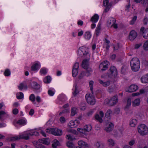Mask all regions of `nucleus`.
Wrapping results in <instances>:
<instances>
[{"label":"nucleus","instance_id":"nucleus-1","mask_svg":"<svg viewBox=\"0 0 148 148\" xmlns=\"http://www.w3.org/2000/svg\"><path fill=\"white\" fill-rule=\"evenodd\" d=\"M130 64L131 69L134 71H138L140 66V62L139 59L137 58H132L131 60Z\"/></svg>","mask_w":148,"mask_h":148},{"label":"nucleus","instance_id":"nucleus-2","mask_svg":"<svg viewBox=\"0 0 148 148\" xmlns=\"http://www.w3.org/2000/svg\"><path fill=\"white\" fill-rule=\"evenodd\" d=\"M78 55L81 57L84 56V57L89 58L90 57L88 49L84 47L79 48L78 51Z\"/></svg>","mask_w":148,"mask_h":148},{"label":"nucleus","instance_id":"nucleus-3","mask_svg":"<svg viewBox=\"0 0 148 148\" xmlns=\"http://www.w3.org/2000/svg\"><path fill=\"white\" fill-rule=\"evenodd\" d=\"M29 131H28L24 132L22 134L20 135L19 136H15L11 137V140L14 141L16 140H19L21 139L28 140L29 139Z\"/></svg>","mask_w":148,"mask_h":148},{"label":"nucleus","instance_id":"nucleus-4","mask_svg":"<svg viewBox=\"0 0 148 148\" xmlns=\"http://www.w3.org/2000/svg\"><path fill=\"white\" fill-rule=\"evenodd\" d=\"M138 131L140 135L143 136L147 134L148 132V129L145 124H141L138 126Z\"/></svg>","mask_w":148,"mask_h":148},{"label":"nucleus","instance_id":"nucleus-5","mask_svg":"<svg viewBox=\"0 0 148 148\" xmlns=\"http://www.w3.org/2000/svg\"><path fill=\"white\" fill-rule=\"evenodd\" d=\"M46 132L57 136H60L62 135V132L61 130L53 128H47Z\"/></svg>","mask_w":148,"mask_h":148},{"label":"nucleus","instance_id":"nucleus-6","mask_svg":"<svg viewBox=\"0 0 148 148\" xmlns=\"http://www.w3.org/2000/svg\"><path fill=\"white\" fill-rule=\"evenodd\" d=\"M85 97L86 100L89 104L91 105H94L95 102V100L94 97L92 95L88 94L86 95Z\"/></svg>","mask_w":148,"mask_h":148},{"label":"nucleus","instance_id":"nucleus-7","mask_svg":"<svg viewBox=\"0 0 148 148\" xmlns=\"http://www.w3.org/2000/svg\"><path fill=\"white\" fill-rule=\"evenodd\" d=\"M109 63V62L107 61H105L101 62L99 66L100 70L103 71L106 70L108 68Z\"/></svg>","mask_w":148,"mask_h":148},{"label":"nucleus","instance_id":"nucleus-8","mask_svg":"<svg viewBox=\"0 0 148 148\" xmlns=\"http://www.w3.org/2000/svg\"><path fill=\"white\" fill-rule=\"evenodd\" d=\"M79 122L77 120H71L68 124V126L71 128L76 127L79 125Z\"/></svg>","mask_w":148,"mask_h":148},{"label":"nucleus","instance_id":"nucleus-9","mask_svg":"<svg viewBox=\"0 0 148 148\" xmlns=\"http://www.w3.org/2000/svg\"><path fill=\"white\" fill-rule=\"evenodd\" d=\"M98 82L101 85L104 87H107L109 86L111 83V82L110 80L106 81L105 80L99 79Z\"/></svg>","mask_w":148,"mask_h":148},{"label":"nucleus","instance_id":"nucleus-10","mask_svg":"<svg viewBox=\"0 0 148 148\" xmlns=\"http://www.w3.org/2000/svg\"><path fill=\"white\" fill-rule=\"evenodd\" d=\"M138 88V86L135 84L131 85L126 90V92H131L136 91Z\"/></svg>","mask_w":148,"mask_h":148},{"label":"nucleus","instance_id":"nucleus-11","mask_svg":"<svg viewBox=\"0 0 148 148\" xmlns=\"http://www.w3.org/2000/svg\"><path fill=\"white\" fill-rule=\"evenodd\" d=\"M113 124L111 122H108L106 125L105 130L108 132H109L113 130Z\"/></svg>","mask_w":148,"mask_h":148},{"label":"nucleus","instance_id":"nucleus-12","mask_svg":"<svg viewBox=\"0 0 148 148\" xmlns=\"http://www.w3.org/2000/svg\"><path fill=\"white\" fill-rule=\"evenodd\" d=\"M104 114L102 111H100L99 112V114H97L95 116V118L100 123L103 121L102 118Z\"/></svg>","mask_w":148,"mask_h":148},{"label":"nucleus","instance_id":"nucleus-13","mask_svg":"<svg viewBox=\"0 0 148 148\" xmlns=\"http://www.w3.org/2000/svg\"><path fill=\"white\" fill-rule=\"evenodd\" d=\"M110 106H113L116 104L118 101L117 96V95H115L110 99Z\"/></svg>","mask_w":148,"mask_h":148},{"label":"nucleus","instance_id":"nucleus-14","mask_svg":"<svg viewBox=\"0 0 148 148\" xmlns=\"http://www.w3.org/2000/svg\"><path fill=\"white\" fill-rule=\"evenodd\" d=\"M110 70L112 75L114 77H116L117 75V71L116 68L113 66H112Z\"/></svg>","mask_w":148,"mask_h":148},{"label":"nucleus","instance_id":"nucleus-15","mask_svg":"<svg viewBox=\"0 0 148 148\" xmlns=\"http://www.w3.org/2000/svg\"><path fill=\"white\" fill-rule=\"evenodd\" d=\"M136 36L137 34L136 32L134 30L130 32L129 34V39L130 40H133L136 38Z\"/></svg>","mask_w":148,"mask_h":148},{"label":"nucleus","instance_id":"nucleus-16","mask_svg":"<svg viewBox=\"0 0 148 148\" xmlns=\"http://www.w3.org/2000/svg\"><path fill=\"white\" fill-rule=\"evenodd\" d=\"M40 68V64L38 62H36L31 66V70L32 71H36Z\"/></svg>","mask_w":148,"mask_h":148},{"label":"nucleus","instance_id":"nucleus-17","mask_svg":"<svg viewBox=\"0 0 148 148\" xmlns=\"http://www.w3.org/2000/svg\"><path fill=\"white\" fill-rule=\"evenodd\" d=\"M116 22V20L113 18H110L107 21V25L108 26L112 27Z\"/></svg>","mask_w":148,"mask_h":148},{"label":"nucleus","instance_id":"nucleus-18","mask_svg":"<svg viewBox=\"0 0 148 148\" xmlns=\"http://www.w3.org/2000/svg\"><path fill=\"white\" fill-rule=\"evenodd\" d=\"M31 86L32 88L35 90H38L40 88V85L35 82H33L31 84Z\"/></svg>","mask_w":148,"mask_h":148},{"label":"nucleus","instance_id":"nucleus-19","mask_svg":"<svg viewBox=\"0 0 148 148\" xmlns=\"http://www.w3.org/2000/svg\"><path fill=\"white\" fill-rule=\"evenodd\" d=\"M38 141L40 143L47 145H49L50 143L49 140L47 138L39 139Z\"/></svg>","mask_w":148,"mask_h":148},{"label":"nucleus","instance_id":"nucleus-20","mask_svg":"<svg viewBox=\"0 0 148 148\" xmlns=\"http://www.w3.org/2000/svg\"><path fill=\"white\" fill-rule=\"evenodd\" d=\"M89 60L88 59H85L83 60L82 62V66L84 69H86L88 66Z\"/></svg>","mask_w":148,"mask_h":148},{"label":"nucleus","instance_id":"nucleus-21","mask_svg":"<svg viewBox=\"0 0 148 148\" xmlns=\"http://www.w3.org/2000/svg\"><path fill=\"white\" fill-rule=\"evenodd\" d=\"M33 144L36 148H46L44 145L36 141L33 142Z\"/></svg>","mask_w":148,"mask_h":148},{"label":"nucleus","instance_id":"nucleus-22","mask_svg":"<svg viewBox=\"0 0 148 148\" xmlns=\"http://www.w3.org/2000/svg\"><path fill=\"white\" fill-rule=\"evenodd\" d=\"M78 145L87 148L88 147V145L83 140H79L78 142Z\"/></svg>","mask_w":148,"mask_h":148},{"label":"nucleus","instance_id":"nucleus-23","mask_svg":"<svg viewBox=\"0 0 148 148\" xmlns=\"http://www.w3.org/2000/svg\"><path fill=\"white\" fill-rule=\"evenodd\" d=\"M99 18V16L97 14H95L91 18L90 21L93 23H96L98 21Z\"/></svg>","mask_w":148,"mask_h":148},{"label":"nucleus","instance_id":"nucleus-24","mask_svg":"<svg viewBox=\"0 0 148 148\" xmlns=\"http://www.w3.org/2000/svg\"><path fill=\"white\" fill-rule=\"evenodd\" d=\"M132 105L134 107L139 106L140 103V100L138 98L135 99L132 102Z\"/></svg>","mask_w":148,"mask_h":148},{"label":"nucleus","instance_id":"nucleus-25","mask_svg":"<svg viewBox=\"0 0 148 148\" xmlns=\"http://www.w3.org/2000/svg\"><path fill=\"white\" fill-rule=\"evenodd\" d=\"M141 80L142 83H145L148 82V73L143 76L141 78Z\"/></svg>","mask_w":148,"mask_h":148},{"label":"nucleus","instance_id":"nucleus-26","mask_svg":"<svg viewBox=\"0 0 148 148\" xmlns=\"http://www.w3.org/2000/svg\"><path fill=\"white\" fill-rule=\"evenodd\" d=\"M131 100L130 98H128L127 101V104L125 107L124 109L126 111H127L131 106Z\"/></svg>","mask_w":148,"mask_h":148},{"label":"nucleus","instance_id":"nucleus-27","mask_svg":"<svg viewBox=\"0 0 148 148\" xmlns=\"http://www.w3.org/2000/svg\"><path fill=\"white\" fill-rule=\"evenodd\" d=\"M101 29V25L99 24L97 26L95 31L96 35L97 36H98L99 35Z\"/></svg>","mask_w":148,"mask_h":148},{"label":"nucleus","instance_id":"nucleus-28","mask_svg":"<svg viewBox=\"0 0 148 148\" xmlns=\"http://www.w3.org/2000/svg\"><path fill=\"white\" fill-rule=\"evenodd\" d=\"M134 1L136 3H139L141 1V3L144 6L148 4V0H134Z\"/></svg>","mask_w":148,"mask_h":148},{"label":"nucleus","instance_id":"nucleus-29","mask_svg":"<svg viewBox=\"0 0 148 148\" xmlns=\"http://www.w3.org/2000/svg\"><path fill=\"white\" fill-rule=\"evenodd\" d=\"M137 124V121L136 119H132L130 122V125L132 127H134Z\"/></svg>","mask_w":148,"mask_h":148},{"label":"nucleus","instance_id":"nucleus-30","mask_svg":"<svg viewBox=\"0 0 148 148\" xmlns=\"http://www.w3.org/2000/svg\"><path fill=\"white\" fill-rule=\"evenodd\" d=\"M36 97L34 94H31L29 97V99L34 104H36V102L35 101Z\"/></svg>","mask_w":148,"mask_h":148},{"label":"nucleus","instance_id":"nucleus-31","mask_svg":"<svg viewBox=\"0 0 148 148\" xmlns=\"http://www.w3.org/2000/svg\"><path fill=\"white\" fill-rule=\"evenodd\" d=\"M91 36V34L90 32H85L84 34L85 38L87 40H89L90 39Z\"/></svg>","mask_w":148,"mask_h":148},{"label":"nucleus","instance_id":"nucleus-32","mask_svg":"<svg viewBox=\"0 0 148 148\" xmlns=\"http://www.w3.org/2000/svg\"><path fill=\"white\" fill-rule=\"evenodd\" d=\"M59 145V142L57 140H54L52 144V147L53 148H56Z\"/></svg>","mask_w":148,"mask_h":148},{"label":"nucleus","instance_id":"nucleus-33","mask_svg":"<svg viewBox=\"0 0 148 148\" xmlns=\"http://www.w3.org/2000/svg\"><path fill=\"white\" fill-rule=\"evenodd\" d=\"M108 142L109 145L110 146H113L115 145V143L114 140L111 138L108 140Z\"/></svg>","mask_w":148,"mask_h":148},{"label":"nucleus","instance_id":"nucleus-34","mask_svg":"<svg viewBox=\"0 0 148 148\" xmlns=\"http://www.w3.org/2000/svg\"><path fill=\"white\" fill-rule=\"evenodd\" d=\"M51 77L49 76H48L45 77L43 79V81L45 83H49L51 81Z\"/></svg>","mask_w":148,"mask_h":148},{"label":"nucleus","instance_id":"nucleus-35","mask_svg":"<svg viewBox=\"0 0 148 148\" xmlns=\"http://www.w3.org/2000/svg\"><path fill=\"white\" fill-rule=\"evenodd\" d=\"M112 114V111L110 109H108L107 110V111L106 112L105 115L106 116L107 118H108L109 119H110L111 115Z\"/></svg>","mask_w":148,"mask_h":148},{"label":"nucleus","instance_id":"nucleus-36","mask_svg":"<svg viewBox=\"0 0 148 148\" xmlns=\"http://www.w3.org/2000/svg\"><path fill=\"white\" fill-rule=\"evenodd\" d=\"M140 33L142 34L148 33V28L145 29L144 27H142L140 29Z\"/></svg>","mask_w":148,"mask_h":148},{"label":"nucleus","instance_id":"nucleus-37","mask_svg":"<svg viewBox=\"0 0 148 148\" xmlns=\"http://www.w3.org/2000/svg\"><path fill=\"white\" fill-rule=\"evenodd\" d=\"M86 132L90 131L92 129L91 126L90 125H86L84 127Z\"/></svg>","mask_w":148,"mask_h":148},{"label":"nucleus","instance_id":"nucleus-38","mask_svg":"<svg viewBox=\"0 0 148 148\" xmlns=\"http://www.w3.org/2000/svg\"><path fill=\"white\" fill-rule=\"evenodd\" d=\"M16 97L18 99H23L24 97L23 93L22 92L17 93L16 95Z\"/></svg>","mask_w":148,"mask_h":148},{"label":"nucleus","instance_id":"nucleus-39","mask_svg":"<svg viewBox=\"0 0 148 148\" xmlns=\"http://www.w3.org/2000/svg\"><path fill=\"white\" fill-rule=\"evenodd\" d=\"M27 86L26 85H24L23 83H21L18 86V88L21 90L23 88L27 89Z\"/></svg>","mask_w":148,"mask_h":148},{"label":"nucleus","instance_id":"nucleus-40","mask_svg":"<svg viewBox=\"0 0 148 148\" xmlns=\"http://www.w3.org/2000/svg\"><path fill=\"white\" fill-rule=\"evenodd\" d=\"M17 123L20 125H25L26 124V122L25 120L21 119L18 121Z\"/></svg>","mask_w":148,"mask_h":148},{"label":"nucleus","instance_id":"nucleus-41","mask_svg":"<svg viewBox=\"0 0 148 148\" xmlns=\"http://www.w3.org/2000/svg\"><path fill=\"white\" fill-rule=\"evenodd\" d=\"M77 109L75 108H73L71 109V115L72 116H73L77 113Z\"/></svg>","mask_w":148,"mask_h":148},{"label":"nucleus","instance_id":"nucleus-42","mask_svg":"<svg viewBox=\"0 0 148 148\" xmlns=\"http://www.w3.org/2000/svg\"><path fill=\"white\" fill-rule=\"evenodd\" d=\"M66 138L70 140H73L75 139L73 135L70 134L67 135Z\"/></svg>","mask_w":148,"mask_h":148},{"label":"nucleus","instance_id":"nucleus-43","mask_svg":"<svg viewBox=\"0 0 148 148\" xmlns=\"http://www.w3.org/2000/svg\"><path fill=\"white\" fill-rule=\"evenodd\" d=\"M40 72L41 74H43L45 75L47 73V71L46 68H43L40 70Z\"/></svg>","mask_w":148,"mask_h":148},{"label":"nucleus","instance_id":"nucleus-44","mask_svg":"<svg viewBox=\"0 0 148 148\" xmlns=\"http://www.w3.org/2000/svg\"><path fill=\"white\" fill-rule=\"evenodd\" d=\"M67 146L69 148H74V145L72 142H68L66 144Z\"/></svg>","mask_w":148,"mask_h":148},{"label":"nucleus","instance_id":"nucleus-45","mask_svg":"<svg viewBox=\"0 0 148 148\" xmlns=\"http://www.w3.org/2000/svg\"><path fill=\"white\" fill-rule=\"evenodd\" d=\"M78 72V70H72V76L74 77H76Z\"/></svg>","mask_w":148,"mask_h":148},{"label":"nucleus","instance_id":"nucleus-46","mask_svg":"<svg viewBox=\"0 0 148 148\" xmlns=\"http://www.w3.org/2000/svg\"><path fill=\"white\" fill-rule=\"evenodd\" d=\"M6 114V113L3 111H0V119L2 120L4 116Z\"/></svg>","mask_w":148,"mask_h":148},{"label":"nucleus","instance_id":"nucleus-47","mask_svg":"<svg viewBox=\"0 0 148 148\" xmlns=\"http://www.w3.org/2000/svg\"><path fill=\"white\" fill-rule=\"evenodd\" d=\"M11 72L10 70L7 69H6L4 73V75L6 76H9L10 75Z\"/></svg>","mask_w":148,"mask_h":148},{"label":"nucleus","instance_id":"nucleus-48","mask_svg":"<svg viewBox=\"0 0 148 148\" xmlns=\"http://www.w3.org/2000/svg\"><path fill=\"white\" fill-rule=\"evenodd\" d=\"M103 5L105 6H108L109 5L112 6V4L110 3H109L108 0H103Z\"/></svg>","mask_w":148,"mask_h":148},{"label":"nucleus","instance_id":"nucleus-49","mask_svg":"<svg viewBox=\"0 0 148 148\" xmlns=\"http://www.w3.org/2000/svg\"><path fill=\"white\" fill-rule=\"evenodd\" d=\"M108 91L110 93L113 92L114 91V86H110L108 87Z\"/></svg>","mask_w":148,"mask_h":148},{"label":"nucleus","instance_id":"nucleus-50","mask_svg":"<svg viewBox=\"0 0 148 148\" xmlns=\"http://www.w3.org/2000/svg\"><path fill=\"white\" fill-rule=\"evenodd\" d=\"M39 135V133L36 131H32L30 132H29L30 136L35 135V136H38Z\"/></svg>","mask_w":148,"mask_h":148},{"label":"nucleus","instance_id":"nucleus-51","mask_svg":"<svg viewBox=\"0 0 148 148\" xmlns=\"http://www.w3.org/2000/svg\"><path fill=\"white\" fill-rule=\"evenodd\" d=\"M86 69L87 70L86 72L87 73V76H88L91 74V73L92 72V70L91 68L88 67Z\"/></svg>","mask_w":148,"mask_h":148},{"label":"nucleus","instance_id":"nucleus-52","mask_svg":"<svg viewBox=\"0 0 148 148\" xmlns=\"http://www.w3.org/2000/svg\"><path fill=\"white\" fill-rule=\"evenodd\" d=\"M86 75L84 71H82L78 76V78L79 79H82L84 76Z\"/></svg>","mask_w":148,"mask_h":148},{"label":"nucleus","instance_id":"nucleus-53","mask_svg":"<svg viewBox=\"0 0 148 148\" xmlns=\"http://www.w3.org/2000/svg\"><path fill=\"white\" fill-rule=\"evenodd\" d=\"M137 18V16H134L132 19V20L130 21V24L131 25L134 24L136 21Z\"/></svg>","mask_w":148,"mask_h":148},{"label":"nucleus","instance_id":"nucleus-54","mask_svg":"<svg viewBox=\"0 0 148 148\" xmlns=\"http://www.w3.org/2000/svg\"><path fill=\"white\" fill-rule=\"evenodd\" d=\"M143 47L145 49L148 50V40L146 41L144 43Z\"/></svg>","mask_w":148,"mask_h":148},{"label":"nucleus","instance_id":"nucleus-55","mask_svg":"<svg viewBox=\"0 0 148 148\" xmlns=\"http://www.w3.org/2000/svg\"><path fill=\"white\" fill-rule=\"evenodd\" d=\"M77 130L80 132L84 134H85L86 132L84 130V128H79L77 129Z\"/></svg>","mask_w":148,"mask_h":148},{"label":"nucleus","instance_id":"nucleus-56","mask_svg":"<svg viewBox=\"0 0 148 148\" xmlns=\"http://www.w3.org/2000/svg\"><path fill=\"white\" fill-rule=\"evenodd\" d=\"M79 67V64L78 63H75L73 69L75 70H78Z\"/></svg>","mask_w":148,"mask_h":148},{"label":"nucleus","instance_id":"nucleus-57","mask_svg":"<svg viewBox=\"0 0 148 148\" xmlns=\"http://www.w3.org/2000/svg\"><path fill=\"white\" fill-rule=\"evenodd\" d=\"M60 121L62 123H64L66 122V119L63 116L61 117L60 118Z\"/></svg>","mask_w":148,"mask_h":148},{"label":"nucleus","instance_id":"nucleus-58","mask_svg":"<svg viewBox=\"0 0 148 148\" xmlns=\"http://www.w3.org/2000/svg\"><path fill=\"white\" fill-rule=\"evenodd\" d=\"M48 92L49 95L53 96L54 94L55 91L51 90H48Z\"/></svg>","mask_w":148,"mask_h":148},{"label":"nucleus","instance_id":"nucleus-59","mask_svg":"<svg viewBox=\"0 0 148 148\" xmlns=\"http://www.w3.org/2000/svg\"><path fill=\"white\" fill-rule=\"evenodd\" d=\"M110 100L108 99H106L104 102V103L105 105H108L110 106Z\"/></svg>","mask_w":148,"mask_h":148},{"label":"nucleus","instance_id":"nucleus-60","mask_svg":"<svg viewBox=\"0 0 148 148\" xmlns=\"http://www.w3.org/2000/svg\"><path fill=\"white\" fill-rule=\"evenodd\" d=\"M111 6H111V5H108V6H106V8L104 10V12H108L111 7Z\"/></svg>","mask_w":148,"mask_h":148},{"label":"nucleus","instance_id":"nucleus-61","mask_svg":"<svg viewBox=\"0 0 148 148\" xmlns=\"http://www.w3.org/2000/svg\"><path fill=\"white\" fill-rule=\"evenodd\" d=\"M148 21V18L146 17H145L143 20V23L144 25H147Z\"/></svg>","mask_w":148,"mask_h":148},{"label":"nucleus","instance_id":"nucleus-62","mask_svg":"<svg viewBox=\"0 0 148 148\" xmlns=\"http://www.w3.org/2000/svg\"><path fill=\"white\" fill-rule=\"evenodd\" d=\"M86 105L85 104L83 103H82L80 105L81 109L82 110H84L85 109Z\"/></svg>","mask_w":148,"mask_h":148},{"label":"nucleus","instance_id":"nucleus-63","mask_svg":"<svg viewBox=\"0 0 148 148\" xmlns=\"http://www.w3.org/2000/svg\"><path fill=\"white\" fill-rule=\"evenodd\" d=\"M78 93H79L78 90H77L76 87L75 86V91L73 93L74 96H76Z\"/></svg>","mask_w":148,"mask_h":148},{"label":"nucleus","instance_id":"nucleus-64","mask_svg":"<svg viewBox=\"0 0 148 148\" xmlns=\"http://www.w3.org/2000/svg\"><path fill=\"white\" fill-rule=\"evenodd\" d=\"M135 142V140H132L129 142V145L131 146L133 145L134 144Z\"/></svg>","mask_w":148,"mask_h":148}]
</instances>
